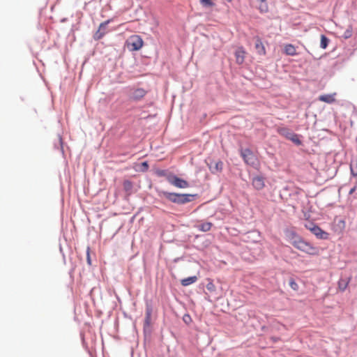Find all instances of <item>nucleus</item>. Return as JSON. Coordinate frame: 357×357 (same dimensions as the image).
<instances>
[{"label": "nucleus", "instance_id": "1", "mask_svg": "<svg viewBox=\"0 0 357 357\" xmlns=\"http://www.w3.org/2000/svg\"><path fill=\"white\" fill-rule=\"evenodd\" d=\"M293 246L307 255H317L319 254V249L310 243L305 241L303 238H298L296 241H294Z\"/></svg>", "mask_w": 357, "mask_h": 357}, {"label": "nucleus", "instance_id": "2", "mask_svg": "<svg viewBox=\"0 0 357 357\" xmlns=\"http://www.w3.org/2000/svg\"><path fill=\"white\" fill-rule=\"evenodd\" d=\"M241 155L243 158L244 162L252 167H256L259 165L257 158L253 153V152L249 149L242 150Z\"/></svg>", "mask_w": 357, "mask_h": 357}, {"label": "nucleus", "instance_id": "3", "mask_svg": "<svg viewBox=\"0 0 357 357\" xmlns=\"http://www.w3.org/2000/svg\"><path fill=\"white\" fill-rule=\"evenodd\" d=\"M144 42L142 38L137 35L130 36L127 40L128 48L131 51H137L143 46Z\"/></svg>", "mask_w": 357, "mask_h": 357}, {"label": "nucleus", "instance_id": "4", "mask_svg": "<svg viewBox=\"0 0 357 357\" xmlns=\"http://www.w3.org/2000/svg\"><path fill=\"white\" fill-rule=\"evenodd\" d=\"M168 182L178 188H187L189 187V183L187 181L178 178L174 174L168 178Z\"/></svg>", "mask_w": 357, "mask_h": 357}, {"label": "nucleus", "instance_id": "5", "mask_svg": "<svg viewBox=\"0 0 357 357\" xmlns=\"http://www.w3.org/2000/svg\"><path fill=\"white\" fill-rule=\"evenodd\" d=\"M146 93V91L142 88L134 89L131 90L130 98L133 100L137 101L143 98Z\"/></svg>", "mask_w": 357, "mask_h": 357}, {"label": "nucleus", "instance_id": "6", "mask_svg": "<svg viewBox=\"0 0 357 357\" xmlns=\"http://www.w3.org/2000/svg\"><path fill=\"white\" fill-rule=\"evenodd\" d=\"M312 228H310V231H312L318 238L326 239L328 238V234L322 230L319 226L312 224Z\"/></svg>", "mask_w": 357, "mask_h": 357}, {"label": "nucleus", "instance_id": "7", "mask_svg": "<svg viewBox=\"0 0 357 357\" xmlns=\"http://www.w3.org/2000/svg\"><path fill=\"white\" fill-rule=\"evenodd\" d=\"M246 52L243 47H239L235 52V58L236 63L241 65L244 62Z\"/></svg>", "mask_w": 357, "mask_h": 357}, {"label": "nucleus", "instance_id": "8", "mask_svg": "<svg viewBox=\"0 0 357 357\" xmlns=\"http://www.w3.org/2000/svg\"><path fill=\"white\" fill-rule=\"evenodd\" d=\"M110 20H108L104 22H102L98 28V30L94 34V39L98 40L101 39L106 33V31H102V28H106L107 25L110 22Z\"/></svg>", "mask_w": 357, "mask_h": 357}, {"label": "nucleus", "instance_id": "9", "mask_svg": "<svg viewBox=\"0 0 357 357\" xmlns=\"http://www.w3.org/2000/svg\"><path fill=\"white\" fill-rule=\"evenodd\" d=\"M252 185L258 190L263 189L265 186L264 178L261 176L254 177L252 179Z\"/></svg>", "mask_w": 357, "mask_h": 357}, {"label": "nucleus", "instance_id": "10", "mask_svg": "<svg viewBox=\"0 0 357 357\" xmlns=\"http://www.w3.org/2000/svg\"><path fill=\"white\" fill-rule=\"evenodd\" d=\"M160 195H163L166 199H167L169 201L173 203L176 204V202H178V200H176L178 199L177 193L162 191L160 192Z\"/></svg>", "mask_w": 357, "mask_h": 357}, {"label": "nucleus", "instance_id": "11", "mask_svg": "<svg viewBox=\"0 0 357 357\" xmlns=\"http://www.w3.org/2000/svg\"><path fill=\"white\" fill-rule=\"evenodd\" d=\"M335 93L333 94H324L319 97V100L326 103H333L335 101Z\"/></svg>", "mask_w": 357, "mask_h": 357}, {"label": "nucleus", "instance_id": "12", "mask_svg": "<svg viewBox=\"0 0 357 357\" xmlns=\"http://www.w3.org/2000/svg\"><path fill=\"white\" fill-rule=\"evenodd\" d=\"M177 195H178V199L177 200L179 201V202H176V204H185V203H188V202H190L192 201L190 197H192V195H191L178 194L177 193Z\"/></svg>", "mask_w": 357, "mask_h": 357}, {"label": "nucleus", "instance_id": "13", "mask_svg": "<svg viewBox=\"0 0 357 357\" xmlns=\"http://www.w3.org/2000/svg\"><path fill=\"white\" fill-rule=\"evenodd\" d=\"M284 53L289 56H295L297 54L296 50L294 45L291 44H287L284 48Z\"/></svg>", "mask_w": 357, "mask_h": 357}, {"label": "nucleus", "instance_id": "14", "mask_svg": "<svg viewBox=\"0 0 357 357\" xmlns=\"http://www.w3.org/2000/svg\"><path fill=\"white\" fill-rule=\"evenodd\" d=\"M278 134L289 139L294 132H292L289 128L286 127H280L277 129Z\"/></svg>", "mask_w": 357, "mask_h": 357}, {"label": "nucleus", "instance_id": "15", "mask_svg": "<svg viewBox=\"0 0 357 357\" xmlns=\"http://www.w3.org/2000/svg\"><path fill=\"white\" fill-rule=\"evenodd\" d=\"M197 276H191V277H188V278L181 280V284L183 286L186 287V286H188L190 284L195 283V282H197Z\"/></svg>", "mask_w": 357, "mask_h": 357}, {"label": "nucleus", "instance_id": "16", "mask_svg": "<svg viewBox=\"0 0 357 357\" xmlns=\"http://www.w3.org/2000/svg\"><path fill=\"white\" fill-rule=\"evenodd\" d=\"M255 48L259 54L264 55L266 54V50L264 45L260 39H257L255 43Z\"/></svg>", "mask_w": 357, "mask_h": 357}, {"label": "nucleus", "instance_id": "17", "mask_svg": "<svg viewBox=\"0 0 357 357\" xmlns=\"http://www.w3.org/2000/svg\"><path fill=\"white\" fill-rule=\"evenodd\" d=\"M213 224L211 222H203L197 226L199 230L202 231H208L211 230Z\"/></svg>", "mask_w": 357, "mask_h": 357}, {"label": "nucleus", "instance_id": "18", "mask_svg": "<svg viewBox=\"0 0 357 357\" xmlns=\"http://www.w3.org/2000/svg\"><path fill=\"white\" fill-rule=\"evenodd\" d=\"M123 189L124 190L130 195L131 193L132 189V183L131 181L128 180H126L123 181Z\"/></svg>", "mask_w": 357, "mask_h": 357}, {"label": "nucleus", "instance_id": "19", "mask_svg": "<svg viewBox=\"0 0 357 357\" xmlns=\"http://www.w3.org/2000/svg\"><path fill=\"white\" fill-rule=\"evenodd\" d=\"M155 174L158 176L165 177L167 181H168V178L170 176L173 175V174L169 173L167 170H164V169H158V170H156Z\"/></svg>", "mask_w": 357, "mask_h": 357}, {"label": "nucleus", "instance_id": "20", "mask_svg": "<svg viewBox=\"0 0 357 357\" xmlns=\"http://www.w3.org/2000/svg\"><path fill=\"white\" fill-rule=\"evenodd\" d=\"M288 239L289 240L290 243L293 245V243L294 241H296L298 238H301L300 236H298L296 232L294 231H290L287 234Z\"/></svg>", "mask_w": 357, "mask_h": 357}, {"label": "nucleus", "instance_id": "21", "mask_svg": "<svg viewBox=\"0 0 357 357\" xmlns=\"http://www.w3.org/2000/svg\"><path fill=\"white\" fill-rule=\"evenodd\" d=\"M349 282V280L340 279L338 282V287L341 291H344L347 287Z\"/></svg>", "mask_w": 357, "mask_h": 357}, {"label": "nucleus", "instance_id": "22", "mask_svg": "<svg viewBox=\"0 0 357 357\" xmlns=\"http://www.w3.org/2000/svg\"><path fill=\"white\" fill-rule=\"evenodd\" d=\"M260 3L259 6V10L261 13H266L268 10V6L266 0H259Z\"/></svg>", "mask_w": 357, "mask_h": 357}, {"label": "nucleus", "instance_id": "23", "mask_svg": "<svg viewBox=\"0 0 357 357\" xmlns=\"http://www.w3.org/2000/svg\"><path fill=\"white\" fill-rule=\"evenodd\" d=\"M222 168H223V162L220 160L216 162L215 163V166L213 167H211V172L213 173H214L215 171L221 172L222 170Z\"/></svg>", "mask_w": 357, "mask_h": 357}, {"label": "nucleus", "instance_id": "24", "mask_svg": "<svg viewBox=\"0 0 357 357\" xmlns=\"http://www.w3.org/2000/svg\"><path fill=\"white\" fill-rule=\"evenodd\" d=\"M328 43H329L328 38L326 36L321 35V36L320 47L322 49H326L328 45Z\"/></svg>", "mask_w": 357, "mask_h": 357}, {"label": "nucleus", "instance_id": "25", "mask_svg": "<svg viewBox=\"0 0 357 357\" xmlns=\"http://www.w3.org/2000/svg\"><path fill=\"white\" fill-rule=\"evenodd\" d=\"M288 139L291 140L297 145L301 144V141L299 139L298 135L295 133H293Z\"/></svg>", "mask_w": 357, "mask_h": 357}, {"label": "nucleus", "instance_id": "26", "mask_svg": "<svg viewBox=\"0 0 357 357\" xmlns=\"http://www.w3.org/2000/svg\"><path fill=\"white\" fill-rule=\"evenodd\" d=\"M206 289L208 291H211V292H213L215 291L216 289V287L215 286V284H213V281L212 280H210L207 284H206Z\"/></svg>", "mask_w": 357, "mask_h": 357}, {"label": "nucleus", "instance_id": "27", "mask_svg": "<svg viewBox=\"0 0 357 357\" xmlns=\"http://www.w3.org/2000/svg\"><path fill=\"white\" fill-rule=\"evenodd\" d=\"M200 3L204 6H208V7H212L213 6L214 3L211 0H200Z\"/></svg>", "mask_w": 357, "mask_h": 357}, {"label": "nucleus", "instance_id": "28", "mask_svg": "<svg viewBox=\"0 0 357 357\" xmlns=\"http://www.w3.org/2000/svg\"><path fill=\"white\" fill-rule=\"evenodd\" d=\"M289 286L291 287V288L292 289H294V291H297L298 289V284L296 282V281L293 279L290 280L289 281Z\"/></svg>", "mask_w": 357, "mask_h": 357}, {"label": "nucleus", "instance_id": "29", "mask_svg": "<svg viewBox=\"0 0 357 357\" xmlns=\"http://www.w3.org/2000/svg\"><path fill=\"white\" fill-rule=\"evenodd\" d=\"M90 248L89 247H87V249H86V261H87V264L89 265H91V257H90Z\"/></svg>", "mask_w": 357, "mask_h": 357}, {"label": "nucleus", "instance_id": "30", "mask_svg": "<svg viewBox=\"0 0 357 357\" xmlns=\"http://www.w3.org/2000/svg\"><path fill=\"white\" fill-rule=\"evenodd\" d=\"M352 36V30L351 29H347L346 31L344 33V38H349Z\"/></svg>", "mask_w": 357, "mask_h": 357}, {"label": "nucleus", "instance_id": "31", "mask_svg": "<svg viewBox=\"0 0 357 357\" xmlns=\"http://www.w3.org/2000/svg\"><path fill=\"white\" fill-rule=\"evenodd\" d=\"M351 174L354 176H357V167H354L352 165L350 166Z\"/></svg>", "mask_w": 357, "mask_h": 357}, {"label": "nucleus", "instance_id": "32", "mask_svg": "<svg viewBox=\"0 0 357 357\" xmlns=\"http://www.w3.org/2000/svg\"><path fill=\"white\" fill-rule=\"evenodd\" d=\"M357 189V181L355 185L349 190V194L352 195Z\"/></svg>", "mask_w": 357, "mask_h": 357}, {"label": "nucleus", "instance_id": "33", "mask_svg": "<svg viewBox=\"0 0 357 357\" xmlns=\"http://www.w3.org/2000/svg\"><path fill=\"white\" fill-rule=\"evenodd\" d=\"M142 167H144V170H147V169H148V168H149V165H148L147 162H142Z\"/></svg>", "mask_w": 357, "mask_h": 357}, {"label": "nucleus", "instance_id": "34", "mask_svg": "<svg viewBox=\"0 0 357 357\" xmlns=\"http://www.w3.org/2000/svg\"><path fill=\"white\" fill-rule=\"evenodd\" d=\"M312 223H310L309 225H305V227H306L307 229H309V230H310V228H312Z\"/></svg>", "mask_w": 357, "mask_h": 357}, {"label": "nucleus", "instance_id": "35", "mask_svg": "<svg viewBox=\"0 0 357 357\" xmlns=\"http://www.w3.org/2000/svg\"><path fill=\"white\" fill-rule=\"evenodd\" d=\"M149 318H150V312H148L147 313V316H146V321H147V323L149 322Z\"/></svg>", "mask_w": 357, "mask_h": 357}, {"label": "nucleus", "instance_id": "36", "mask_svg": "<svg viewBox=\"0 0 357 357\" xmlns=\"http://www.w3.org/2000/svg\"><path fill=\"white\" fill-rule=\"evenodd\" d=\"M102 31H106V28H102Z\"/></svg>", "mask_w": 357, "mask_h": 357}, {"label": "nucleus", "instance_id": "37", "mask_svg": "<svg viewBox=\"0 0 357 357\" xmlns=\"http://www.w3.org/2000/svg\"><path fill=\"white\" fill-rule=\"evenodd\" d=\"M229 2H231L232 0H227Z\"/></svg>", "mask_w": 357, "mask_h": 357}]
</instances>
